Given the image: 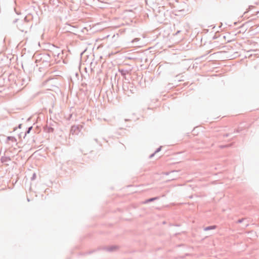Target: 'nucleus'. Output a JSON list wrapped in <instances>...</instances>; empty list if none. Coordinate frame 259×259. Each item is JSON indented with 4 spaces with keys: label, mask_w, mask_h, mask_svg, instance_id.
I'll list each match as a JSON object with an SVG mask.
<instances>
[{
    "label": "nucleus",
    "mask_w": 259,
    "mask_h": 259,
    "mask_svg": "<svg viewBox=\"0 0 259 259\" xmlns=\"http://www.w3.org/2000/svg\"><path fill=\"white\" fill-rule=\"evenodd\" d=\"M32 19V16L31 14H28L23 19L15 18L13 21V23H17V27L20 31L27 33L32 26V23L31 22Z\"/></svg>",
    "instance_id": "f257e3e1"
},
{
    "label": "nucleus",
    "mask_w": 259,
    "mask_h": 259,
    "mask_svg": "<svg viewBox=\"0 0 259 259\" xmlns=\"http://www.w3.org/2000/svg\"><path fill=\"white\" fill-rule=\"evenodd\" d=\"M122 90L125 95L130 96L131 94H133L135 90V88L133 83H131L129 80L123 81L122 83Z\"/></svg>",
    "instance_id": "f03ea898"
},
{
    "label": "nucleus",
    "mask_w": 259,
    "mask_h": 259,
    "mask_svg": "<svg viewBox=\"0 0 259 259\" xmlns=\"http://www.w3.org/2000/svg\"><path fill=\"white\" fill-rule=\"evenodd\" d=\"M39 61L41 63L44 67H49L51 62V54L45 53L41 54Z\"/></svg>",
    "instance_id": "7ed1b4c3"
},
{
    "label": "nucleus",
    "mask_w": 259,
    "mask_h": 259,
    "mask_svg": "<svg viewBox=\"0 0 259 259\" xmlns=\"http://www.w3.org/2000/svg\"><path fill=\"white\" fill-rule=\"evenodd\" d=\"M30 81V78L26 75H20L17 79V84L26 85Z\"/></svg>",
    "instance_id": "20e7f679"
},
{
    "label": "nucleus",
    "mask_w": 259,
    "mask_h": 259,
    "mask_svg": "<svg viewBox=\"0 0 259 259\" xmlns=\"http://www.w3.org/2000/svg\"><path fill=\"white\" fill-rule=\"evenodd\" d=\"M52 50L50 51L49 54H51V56L52 55L54 58L56 57L57 58H59V56L61 54V53L62 52L59 48L55 46H53Z\"/></svg>",
    "instance_id": "39448f33"
},
{
    "label": "nucleus",
    "mask_w": 259,
    "mask_h": 259,
    "mask_svg": "<svg viewBox=\"0 0 259 259\" xmlns=\"http://www.w3.org/2000/svg\"><path fill=\"white\" fill-rule=\"evenodd\" d=\"M118 71L121 73V75L123 76L124 79V81L129 80V79L127 78L126 75L130 73V70L124 69L122 68H119Z\"/></svg>",
    "instance_id": "423d86ee"
},
{
    "label": "nucleus",
    "mask_w": 259,
    "mask_h": 259,
    "mask_svg": "<svg viewBox=\"0 0 259 259\" xmlns=\"http://www.w3.org/2000/svg\"><path fill=\"white\" fill-rule=\"evenodd\" d=\"M79 132V127L78 126L73 125L72 126L70 130V132L72 134H77L78 132Z\"/></svg>",
    "instance_id": "0eeeda50"
},
{
    "label": "nucleus",
    "mask_w": 259,
    "mask_h": 259,
    "mask_svg": "<svg viewBox=\"0 0 259 259\" xmlns=\"http://www.w3.org/2000/svg\"><path fill=\"white\" fill-rule=\"evenodd\" d=\"M1 160L2 163H5L10 161L11 159L10 157L2 156L1 158Z\"/></svg>",
    "instance_id": "6e6552de"
},
{
    "label": "nucleus",
    "mask_w": 259,
    "mask_h": 259,
    "mask_svg": "<svg viewBox=\"0 0 259 259\" xmlns=\"http://www.w3.org/2000/svg\"><path fill=\"white\" fill-rule=\"evenodd\" d=\"M159 199V197H155L150 198L149 199L146 200L144 203L145 204L148 203L149 202H152L154 200H158Z\"/></svg>",
    "instance_id": "1a4fd4ad"
},
{
    "label": "nucleus",
    "mask_w": 259,
    "mask_h": 259,
    "mask_svg": "<svg viewBox=\"0 0 259 259\" xmlns=\"http://www.w3.org/2000/svg\"><path fill=\"white\" fill-rule=\"evenodd\" d=\"M117 248L116 246H111L110 247H105L104 249H106L107 251L111 252L114 250H115Z\"/></svg>",
    "instance_id": "9d476101"
},
{
    "label": "nucleus",
    "mask_w": 259,
    "mask_h": 259,
    "mask_svg": "<svg viewBox=\"0 0 259 259\" xmlns=\"http://www.w3.org/2000/svg\"><path fill=\"white\" fill-rule=\"evenodd\" d=\"M32 129V126L29 127L27 128V130L24 133V136H23V139H25V138L26 137V135L30 133V131H31Z\"/></svg>",
    "instance_id": "9b49d317"
},
{
    "label": "nucleus",
    "mask_w": 259,
    "mask_h": 259,
    "mask_svg": "<svg viewBox=\"0 0 259 259\" xmlns=\"http://www.w3.org/2000/svg\"><path fill=\"white\" fill-rule=\"evenodd\" d=\"M8 141H11L13 143H16L17 142L16 139L14 137H12V136L7 137L6 142H7Z\"/></svg>",
    "instance_id": "f8f14e48"
},
{
    "label": "nucleus",
    "mask_w": 259,
    "mask_h": 259,
    "mask_svg": "<svg viewBox=\"0 0 259 259\" xmlns=\"http://www.w3.org/2000/svg\"><path fill=\"white\" fill-rule=\"evenodd\" d=\"M45 131L47 133H53L54 129L52 127H48L45 128Z\"/></svg>",
    "instance_id": "ddd939ff"
},
{
    "label": "nucleus",
    "mask_w": 259,
    "mask_h": 259,
    "mask_svg": "<svg viewBox=\"0 0 259 259\" xmlns=\"http://www.w3.org/2000/svg\"><path fill=\"white\" fill-rule=\"evenodd\" d=\"M216 227H217V226L215 225L210 226H208V227L204 228V231H209V230H210L212 229H214L216 228Z\"/></svg>",
    "instance_id": "4468645a"
},
{
    "label": "nucleus",
    "mask_w": 259,
    "mask_h": 259,
    "mask_svg": "<svg viewBox=\"0 0 259 259\" xmlns=\"http://www.w3.org/2000/svg\"><path fill=\"white\" fill-rule=\"evenodd\" d=\"M231 144H227V145H221L220 146V148L224 149L225 148H228L231 146Z\"/></svg>",
    "instance_id": "2eb2a0df"
},
{
    "label": "nucleus",
    "mask_w": 259,
    "mask_h": 259,
    "mask_svg": "<svg viewBox=\"0 0 259 259\" xmlns=\"http://www.w3.org/2000/svg\"><path fill=\"white\" fill-rule=\"evenodd\" d=\"M140 40V39L139 38H136L135 39H134L132 41H131V43H132L133 44H134L135 42H137L138 41Z\"/></svg>",
    "instance_id": "dca6fc26"
},
{
    "label": "nucleus",
    "mask_w": 259,
    "mask_h": 259,
    "mask_svg": "<svg viewBox=\"0 0 259 259\" xmlns=\"http://www.w3.org/2000/svg\"><path fill=\"white\" fill-rule=\"evenodd\" d=\"M161 148H162V146H160L159 147H158L154 152V153H157L158 152H159L161 150Z\"/></svg>",
    "instance_id": "f3484780"
},
{
    "label": "nucleus",
    "mask_w": 259,
    "mask_h": 259,
    "mask_svg": "<svg viewBox=\"0 0 259 259\" xmlns=\"http://www.w3.org/2000/svg\"><path fill=\"white\" fill-rule=\"evenodd\" d=\"M36 174L33 173L32 175V176L31 178V180H32V181L36 179Z\"/></svg>",
    "instance_id": "a211bd4d"
},
{
    "label": "nucleus",
    "mask_w": 259,
    "mask_h": 259,
    "mask_svg": "<svg viewBox=\"0 0 259 259\" xmlns=\"http://www.w3.org/2000/svg\"><path fill=\"white\" fill-rule=\"evenodd\" d=\"M24 134L23 133H21L18 135L19 138L20 139H22V138H23Z\"/></svg>",
    "instance_id": "6ab92c4d"
},
{
    "label": "nucleus",
    "mask_w": 259,
    "mask_h": 259,
    "mask_svg": "<svg viewBox=\"0 0 259 259\" xmlns=\"http://www.w3.org/2000/svg\"><path fill=\"white\" fill-rule=\"evenodd\" d=\"M244 220V219H239L237 221V223H241L243 220Z\"/></svg>",
    "instance_id": "aec40b11"
},
{
    "label": "nucleus",
    "mask_w": 259,
    "mask_h": 259,
    "mask_svg": "<svg viewBox=\"0 0 259 259\" xmlns=\"http://www.w3.org/2000/svg\"><path fill=\"white\" fill-rule=\"evenodd\" d=\"M229 135H230V134H224V135H223V137H224V138H227V137H229Z\"/></svg>",
    "instance_id": "412c9836"
},
{
    "label": "nucleus",
    "mask_w": 259,
    "mask_h": 259,
    "mask_svg": "<svg viewBox=\"0 0 259 259\" xmlns=\"http://www.w3.org/2000/svg\"><path fill=\"white\" fill-rule=\"evenodd\" d=\"M181 30H178L177 31V32L174 34V35H177L179 33H180L181 32Z\"/></svg>",
    "instance_id": "4be33fe9"
},
{
    "label": "nucleus",
    "mask_w": 259,
    "mask_h": 259,
    "mask_svg": "<svg viewBox=\"0 0 259 259\" xmlns=\"http://www.w3.org/2000/svg\"><path fill=\"white\" fill-rule=\"evenodd\" d=\"M155 154H156V153H154V152L153 153H152V154H151V155L149 156V158H152V157L154 156V155H155Z\"/></svg>",
    "instance_id": "5701e85b"
},
{
    "label": "nucleus",
    "mask_w": 259,
    "mask_h": 259,
    "mask_svg": "<svg viewBox=\"0 0 259 259\" xmlns=\"http://www.w3.org/2000/svg\"><path fill=\"white\" fill-rule=\"evenodd\" d=\"M22 124H19L18 125V127L19 128H21V127H22Z\"/></svg>",
    "instance_id": "b1692460"
},
{
    "label": "nucleus",
    "mask_w": 259,
    "mask_h": 259,
    "mask_svg": "<svg viewBox=\"0 0 259 259\" xmlns=\"http://www.w3.org/2000/svg\"><path fill=\"white\" fill-rule=\"evenodd\" d=\"M15 11L16 12V13L18 15H19L20 14V13H18L17 11V10L16 9H15Z\"/></svg>",
    "instance_id": "393cba45"
},
{
    "label": "nucleus",
    "mask_w": 259,
    "mask_h": 259,
    "mask_svg": "<svg viewBox=\"0 0 259 259\" xmlns=\"http://www.w3.org/2000/svg\"><path fill=\"white\" fill-rule=\"evenodd\" d=\"M95 141L97 142L98 140L97 139H95Z\"/></svg>",
    "instance_id": "a878e982"
},
{
    "label": "nucleus",
    "mask_w": 259,
    "mask_h": 259,
    "mask_svg": "<svg viewBox=\"0 0 259 259\" xmlns=\"http://www.w3.org/2000/svg\"><path fill=\"white\" fill-rule=\"evenodd\" d=\"M248 225V224H247L245 225V226H246V227H247Z\"/></svg>",
    "instance_id": "bb28decb"
},
{
    "label": "nucleus",
    "mask_w": 259,
    "mask_h": 259,
    "mask_svg": "<svg viewBox=\"0 0 259 259\" xmlns=\"http://www.w3.org/2000/svg\"><path fill=\"white\" fill-rule=\"evenodd\" d=\"M16 127L14 128V131H15L16 130Z\"/></svg>",
    "instance_id": "cd10ccee"
}]
</instances>
